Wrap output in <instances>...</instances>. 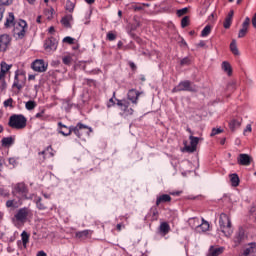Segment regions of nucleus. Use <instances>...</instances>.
I'll use <instances>...</instances> for the list:
<instances>
[{
  "label": "nucleus",
  "mask_w": 256,
  "mask_h": 256,
  "mask_svg": "<svg viewBox=\"0 0 256 256\" xmlns=\"http://www.w3.org/2000/svg\"><path fill=\"white\" fill-rule=\"evenodd\" d=\"M83 127V123L79 122L76 124V126H67L63 124V122H58V128L57 131L60 133V135H63L64 137H69L71 133L74 135H79V129Z\"/></svg>",
  "instance_id": "obj_1"
},
{
  "label": "nucleus",
  "mask_w": 256,
  "mask_h": 256,
  "mask_svg": "<svg viewBox=\"0 0 256 256\" xmlns=\"http://www.w3.org/2000/svg\"><path fill=\"white\" fill-rule=\"evenodd\" d=\"M11 129H25L27 127V118L23 114H13L8 122Z\"/></svg>",
  "instance_id": "obj_2"
},
{
  "label": "nucleus",
  "mask_w": 256,
  "mask_h": 256,
  "mask_svg": "<svg viewBox=\"0 0 256 256\" xmlns=\"http://www.w3.org/2000/svg\"><path fill=\"white\" fill-rule=\"evenodd\" d=\"M219 225L225 237H231V235H233V228L231 227V218H229L227 214L225 213L220 214Z\"/></svg>",
  "instance_id": "obj_3"
},
{
  "label": "nucleus",
  "mask_w": 256,
  "mask_h": 256,
  "mask_svg": "<svg viewBox=\"0 0 256 256\" xmlns=\"http://www.w3.org/2000/svg\"><path fill=\"white\" fill-rule=\"evenodd\" d=\"M181 91H189L190 93H197V86L189 80L181 81L176 87L172 89V93H179Z\"/></svg>",
  "instance_id": "obj_4"
},
{
  "label": "nucleus",
  "mask_w": 256,
  "mask_h": 256,
  "mask_svg": "<svg viewBox=\"0 0 256 256\" xmlns=\"http://www.w3.org/2000/svg\"><path fill=\"white\" fill-rule=\"evenodd\" d=\"M27 29V21L19 20L16 26L14 27L13 36L16 39H24L25 35H27Z\"/></svg>",
  "instance_id": "obj_5"
},
{
  "label": "nucleus",
  "mask_w": 256,
  "mask_h": 256,
  "mask_svg": "<svg viewBox=\"0 0 256 256\" xmlns=\"http://www.w3.org/2000/svg\"><path fill=\"white\" fill-rule=\"evenodd\" d=\"M30 213H31V210L28 207L20 208L17 211V213L14 215V219H16L18 223H25Z\"/></svg>",
  "instance_id": "obj_6"
},
{
  "label": "nucleus",
  "mask_w": 256,
  "mask_h": 256,
  "mask_svg": "<svg viewBox=\"0 0 256 256\" xmlns=\"http://www.w3.org/2000/svg\"><path fill=\"white\" fill-rule=\"evenodd\" d=\"M31 67L33 71H36L37 73H45L49 65L45 63V60L37 59L32 63Z\"/></svg>",
  "instance_id": "obj_7"
},
{
  "label": "nucleus",
  "mask_w": 256,
  "mask_h": 256,
  "mask_svg": "<svg viewBox=\"0 0 256 256\" xmlns=\"http://www.w3.org/2000/svg\"><path fill=\"white\" fill-rule=\"evenodd\" d=\"M14 191L18 195H21L23 199H29V197H27L29 194V188H27V185L24 182L17 183L14 186Z\"/></svg>",
  "instance_id": "obj_8"
},
{
  "label": "nucleus",
  "mask_w": 256,
  "mask_h": 256,
  "mask_svg": "<svg viewBox=\"0 0 256 256\" xmlns=\"http://www.w3.org/2000/svg\"><path fill=\"white\" fill-rule=\"evenodd\" d=\"M117 105L120 107L121 111H123L124 115L129 116L133 115L135 113V110L133 108H129V101L123 99V100H117Z\"/></svg>",
  "instance_id": "obj_9"
},
{
  "label": "nucleus",
  "mask_w": 256,
  "mask_h": 256,
  "mask_svg": "<svg viewBox=\"0 0 256 256\" xmlns=\"http://www.w3.org/2000/svg\"><path fill=\"white\" fill-rule=\"evenodd\" d=\"M57 39L54 37H49L44 41V49L47 53H51V51H57Z\"/></svg>",
  "instance_id": "obj_10"
},
{
  "label": "nucleus",
  "mask_w": 256,
  "mask_h": 256,
  "mask_svg": "<svg viewBox=\"0 0 256 256\" xmlns=\"http://www.w3.org/2000/svg\"><path fill=\"white\" fill-rule=\"evenodd\" d=\"M9 45H11V36L9 34L0 35V51H7Z\"/></svg>",
  "instance_id": "obj_11"
},
{
  "label": "nucleus",
  "mask_w": 256,
  "mask_h": 256,
  "mask_svg": "<svg viewBox=\"0 0 256 256\" xmlns=\"http://www.w3.org/2000/svg\"><path fill=\"white\" fill-rule=\"evenodd\" d=\"M79 134H75L78 139H85V137H89L91 133H93V128L89 127L85 124H82L81 129H78Z\"/></svg>",
  "instance_id": "obj_12"
},
{
  "label": "nucleus",
  "mask_w": 256,
  "mask_h": 256,
  "mask_svg": "<svg viewBox=\"0 0 256 256\" xmlns=\"http://www.w3.org/2000/svg\"><path fill=\"white\" fill-rule=\"evenodd\" d=\"M189 140H190V145L186 146L185 149L188 153H195V151H197V145H199V137L190 135Z\"/></svg>",
  "instance_id": "obj_13"
},
{
  "label": "nucleus",
  "mask_w": 256,
  "mask_h": 256,
  "mask_svg": "<svg viewBox=\"0 0 256 256\" xmlns=\"http://www.w3.org/2000/svg\"><path fill=\"white\" fill-rule=\"evenodd\" d=\"M251 161H253V158H251L249 154H239L237 158L238 165H243L245 167H249V165H251Z\"/></svg>",
  "instance_id": "obj_14"
},
{
  "label": "nucleus",
  "mask_w": 256,
  "mask_h": 256,
  "mask_svg": "<svg viewBox=\"0 0 256 256\" xmlns=\"http://www.w3.org/2000/svg\"><path fill=\"white\" fill-rule=\"evenodd\" d=\"M249 25H251V19L249 17H246L244 22L242 23V29H240L238 33L239 39H243V37L247 35V31L249 30Z\"/></svg>",
  "instance_id": "obj_15"
},
{
  "label": "nucleus",
  "mask_w": 256,
  "mask_h": 256,
  "mask_svg": "<svg viewBox=\"0 0 256 256\" xmlns=\"http://www.w3.org/2000/svg\"><path fill=\"white\" fill-rule=\"evenodd\" d=\"M141 95V92L137 91L136 89H130L127 94V98L131 103L134 105H137V101H139V96Z\"/></svg>",
  "instance_id": "obj_16"
},
{
  "label": "nucleus",
  "mask_w": 256,
  "mask_h": 256,
  "mask_svg": "<svg viewBox=\"0 0 256 256\" xmlns=\"http://www.w3.org/2000/svg\"><path fill=\"white\" fill-rule=\"evenodd\" d=\"M21 239L17 241L19 249H27V243H29V234L26 231H23L21 234Z\"/></svg>",
  "instance_id": "obj_17"
},
{
  "label": "nucleus",
  "mask_w": 256,
  "mask_h": 256,
  "mask_svg": "<svg viewBox=\"0 0 256 256\" xmlns=\"http://www.w3.org/2000/svg\"><path fill=\"white\" fill-rule=\"evenodd\" d=\"M256 253V243L252 242L244 249L242 256L254 255Z\"/></svg>",
  "instance_id": "obj_18"
},
{
  "label": "nucleus",
  "mask_w": 256,
  "mask_h": 256,
  "mask_svg": "<svg viewBox=\"0 0 256 256\" xmlns=\"http://www.w3.org/2000/svg\"><path fill=\"white\" fill-rule=\"evenodd\" d=\"M158 231L162 237H165V235L169 234V231H171V226H169V223L162 222L158 228Z\"/></svg>",
  "instance_id": "obj_19"
},
{
  "label": "nucleus",
  "mask_w": 256,
  "mask_h": 256,
  "mask_svg": "<svg viewBox=\"0 0 256 256\" xmlns=\"http://www.w3.org/2000/svg\"><path fill=\"white\" fill-rule=\"evenodd\" d=\"M91 235H93V231L91 230H83L75 233L76 239H81V240L87 239Z\"/></svg>",
  "instance_id": "obj_20"
},
{
  "label": "nucleus",
  "mask_w": 256,
  "mask_h": 256,
  "mask_svg": "<svg viewBox=\"0 0 256 256\" xmlns=\"http://www.w3.org/2000/svg\"><path fill=\"white\" fill-rule=\"evenodd\" d=\"M161 203H171V197L169 196V194H162L157 197L156 207H159V205H161Z\"/></svg>",
  "instance_id": "obj_21"
},
{
  "label": "nucleus",
  "mask_w": 256,
  "mask_h": 256,
  "mask_svg": "<svg viewBox=\"0 0 256 256\" xmlns=\"http://www.w3.org/2000/svg\"><path fill=\"white\" fill-rule=\"evenodd\" d=\"M241 127V120L239 119H232L229 122V129L230 131L234 132L237 131Z\"/></svg>",
  "instance_id": "obj_22"
},
{
  "label": "nucleus",
  "mask_w": 256,
  "mask_h": 256,
  "mask_svg": "<svg viewBox=\"0 0 256 256\" xmlns=\"http://www.w3.org/2000/svg\"><path fill=\"white\" fill-rule=\"evenodd\" d=\"M11 25H15V14H13V12H9L8 17L6 18V22L4 23V27L9 29Z\"/></svg>",
  "instance_id": "obj_23"
},
{
  "label": "nucleus",
  "mask_w": 256,
  "mask_h": 256,
  "mask_svg": "<svg viewBox=\"0 0 256 256\" xmlns=\"http://www.w3.org/2000/svg\"><path fill=\"white\" fill-rule=\"evenodd\" d=\"M2 147H11L15 143V138L13 136L4 137L1 140Z\"/></svg>",
  "instance_id": "obj_24"
},
{
  "label": "nucleus",
  "mask_w": 256,
  "mask_h": 256,
  "mask_svg": "<svg viewBox=\"0 0 256 256\" xmlns=\"http://www.w3.org/2000/svg\"><path fill=\"white\" fill-rule=\"evenodd\" d=\"M152 215L151 221H157L159 219V210L157 209V206H153L150 209V213L146 216V219Z\"/></svg>",
  "instance_id": "obj_25"
},
{
  "label": "nucleus",
  "mask_w": 256,
  "mask_h": 256,
  "mask_svg": "<svg viewBox=\"0 0 256 256\" xmlns=\"http://www.w3.org/2000/svg\"><path fill=\"white\" fill-rule=\"evenodd\" d=\"M71 21H73V15L71 14L66 15L61 19L62 25L67 27V29L71 28Z\"/></svg>",
  "instance_id": "obj_26"
},
{
  "label": "nucleus",
  "mask_w": 256,
  "mask_h": 256,
  "mask_svg": "<svg viewBox=\"0 0 256 256\" xmlns=\"http://www.w3.org/2000/svg\"><path fill=\"white\" fill-rule=\"evenodd\" d=\"M223 253V248H215L211 246L206 256H219Z\"/></svg>",
  "instance_id": "obj_27"
},
{
  "label": "nucleus",
  "mask_w": 256,
  "mask_h": 256,
  "mask_svg": "<svg viewBox=\"0 0 256 256\" xmlns=\"http://www.w3.org/2000/svg\"><path fill=\"white\" fill-rule=\"evenodd\" d=\"M243 239H245V232H243V230H239L236 236L234 237V243L236 245H241Z\"/></svg>",
  "instance_id": "obj_28"
},
{
  "label": "nucleus",
  "mask_w": 256,
  "mask_h": 256,
  "mask_svg": "<svg viewBox=\"0 0 256 256\" xmlns=\"http://www.w3.org/2000/svg\"><path fill=\"white\" fill-rule=\"evenodd\" d=\"M222 69L224 70L225 73H227L229 77L233 75V68H231V64L229 62L224 61L222 63Z\"/></svg>",
  "instance_id": "obj_29"
},
{
  "label": "nucleus",
  "mask_w": 256,
  "mask_h": 256,
  "mask_svg": "<svg viewBox=\"0 0 256 256\" xmlns=\"http://www.w3.org/2000/svg\"><path fill=\"white\" fill-rule=\"evenodd\" d=\"M230 181H231V185L232 187H239V175H237V173L234 174H230Z\"/></svg>",
  "instance_id": "obj_30"
},
{
  "label": "nucleus",
  "mask_w": 256,
  "mask_h": 256,
  "mask_svg": "<svg viewBox=\"0 0 256 256\" xmlns=\"http://www.w3.org/2000/svg\"><path fill=\"white\" fill-rule=\"evenodd\" d=\"M197 227H198V229L201 230L202 233H205V232L209 231L210 225H209L208 221H206L204 218H202V223L199 224Z\"/></svg>",
  "instance_id": "obj_31"
},
{
  "label": "nucleus",
  "mask_w": 256,
  "mask_h": 256,
  "mask_svg": "<svg viewBox=\"0 0 256 256\" xmlns=\"http://www.w3.org/2000/svg\"><path fill=\"white\" fill-rule=\"evenodd\" d=\"M230 51L233 53V55H239V48H237V41L232 40L230 43Z\"/></svg>",
  "instance_id": "obj_32"
},
{
  "label": "nucleus",
  "mask_w": 256,
  "mask_h": 256,
  "mask_svg": "<svg viewBox=\"0 0 256 256\" xmlns=\"http://www.w3.org/2000/svg\"><path fill=\"white\" fill-rule=\"evenodd\" d=\"M12 87H16L18 91H21L23 89V84L19 83V74L17 73L15 74L14 83Z\"/></svg>",
  "instance_id": "obj_33"
},
{
  "label": "nucleus",
  "mask_w": 256,
  "mask_h": 256,
  "mask_svg": "<svg viewBox=\"0 0 256 256\" xmlns=\"http://www.w3.org/2000/svg\"><path fill=\"white\" fill-rule=\"evenodd\" d=\"M42 201L43 200L41 199V197H38L36 200V205L40 211H45V209H47V204L43 203Z\"/></svg>",
  "instance_id": "obj_34"
},
{
  "label": "nucleus",
  "mask_w": 256,
  "mask_h": 256,
  "mask_svg": "<svg viewBox=\"0 0 256 256\" xmlns=\"http://www.w3.org/2000/svg\"><path fill=\"white\" fill-rule=\"evenodd\" d=\"M25 107L28 111H33V109L37 107V102L29 100L28 102H26Z\"/></svg>",
  "instance_id": "obj_35"
},
{
  "label": "nucleus",
  "mask_w": 256,
  "mask_h": 256,
  "mask_svg": "<svg viewBox=\"0 0 256 256\" xmlns=\"http://www.w3.org/2000/svg\"><path fill=\"white\" fill-rule=\"evenodd\" d=\"M65 9L66 11H69V13H73L75 9V3H73L71 0H67Z\"/></svg>",
  "instance_id": "obj_36"
},
{
  "label": "nucleus",
  "mask_w": 256,
  "mask_h": 256,
  "mask_svg": "<svg viewBox=\"0 0 256 256\" xmlns=\"http://www.w3.org/2000/svg\"><path fill=\"white\" fill-rule=\"evenodd\" d=\"M211 33V27L209 25L205 26L201 32V37H207Z\"/></svg>",
  "instance_id": "obj_37"
},
{
  "label": "nucleus",
  "mask_w": 256,
  "mask_h": 256,
  "mask_svg": "<svg viewBox=\"0 0 256 256\" xmlns=\"http://www.w3.org/2000/svg\"><path fill=\"white\" fill-rule=\"evenodd\" d=\"M181 27L185 29V27H189V16H184L181 20Z\"/></svg>",
  "instance_id": "obj_38"
},
{
  "label": "nucleus",
  "mask_w": 256,
  "mask_h": 256,
  "mask_svg": "<svg viewBox=\"0 0 256 256\" xmlns=\"http://www.w3.org/2000/svg\"><path fill=\"white\" fill-rule=\"evenodd\" d=\"M188 12H189V8L186 7V8L177 10L176 15L178 17H183V15H187Z\"/></svg>",
  "instance_id": "obj_39"
},
{
  "label": "nucleus",
  "mask_w": 256,
  "mask_h": 256,
  "mask_svg": "<svg viewBox=\"0 0 256 256\" xmlns=\"http://www.w3.org/2000/svg\"><path fill=\"white\" fill-rule=\"evenodd\" d=\"M9 69H11V65L7 64L6 62H1V70L4 73H7V71H9Z\"/></svg>",
  "instance_id": "obj_40"
},
{
  "label": "nucleus",
  "mask_w": 256,
  "mask_h": 256,
  "mask_svg": "<svg viewBox=\"0 0 256 256\" xmlns=\"http://www.w3.org/2000/svg\"><path fill=\"white\" fill-rule=\"evenodd\" d=\"M231 23H233V19L226 17L224 21V29H229L231 27Z\"/></svg>",
  "instance_id": "obj_41"
},
{
  "label": "nucleus",
  "mask_w": 256,
  "mask_h": 256,
  "mask_svg": "<svg viewBox=\"0 0 256 256\" xmlns=\"http://www.w3.org/2000/svg\"><path fill=\"white\" fill-rule=\"evenodd\" d=\"M72 61H73V58H71V56H64L62 58V63H64V65H71Z\"/></svg>",
  "instance_id": "obj_42"
},
{
  "label": "nucleus",
  "mask_w": 256,
  "mask_h": 256,
  "mask_svg": "<svg viewBox=\"0 0 256 256\" xmlns=\"http://www.w3.org/2000/svg\"><path fill=\"white\" fill-rule=\"evenodd\" d=\"M181 67H185V65H191V59L189 57H185L180 61Z\"/></svg>",
  "instance_id": "obj_43"
},
{
  "label": "nucleus",
  "mask_w": 256,
  "mask_h": 256,
  "mask_svg": "<svg viewBox=\"0 0 256 256\" xmlns=\"http://www.w3.org/2000/svg\"><path fill=\"white\" fill-rule=\"evenodd\" d=\"M63 43H68V45H73L75 43V38H71V36H67L63 39Z\"/></svg>",
  "instance_id": "obj_44"
},
{
  "label": "nucleus",
  "mask_w": 256,
  "mask_h": 256,
  "mask_svg": "<svg viewBox=\"0 0 256 256\" xmlns=\"http://www.w3.org/2000/svg\"><path fill=\"white\" fill-rule=\"evenodd\" d=\"M219 133H223V129L221 128H213L210 134V137H215V135H219Z\"/></svg>",
  "instance_id": "obj_45"
},
{
  "label": "nucleus",
  "mask_w": 256,
  "mask_h": 256,
  "mask_svg": "<svg viewBox=\"0 0 256 256\" xmlns=\"http://www.w3.org/2000/svg\"><path fill=\"white\" fill-rule=\"evenodd\" d=\"M0 5L4 7H9V5H13V0H0Z\"/></svg>",
  "instance_id": "obj_46"
},
{
  "label": "nucleus",
  "mask_w": 256,
  "mask_h": 256,
  "mask_svg": "<svg viewBox=\"0 0 256 256\" xmlns=\"http://www.w3.org/2000/svg\"><path fill=\"white\" fill-rule=\"evenodd\" d=\"M53 148L51 146H48L44 151H41L38 153V155H43V160H45V155L49 153V151H52Z\"/></svg>",
  "instance_id": "obj_47"
},
{
  "label": "nucleus",
  "mask_w": 256,
  "mask_h": 256,
  "mask_svg": "<svg viewBox=\"0 0 256 256\" xmlns=\"http://www.w3.org/2000/svg\"><path fill=\"white\" fill-rule=\"evenodd\" d=\"M107 39H108V41H115L117 39V35L113 34V32H108Z\"/></svg>",
  "instance_id": "obj_48"
},
{
  "label": "nucleus",
  "mask_w": 256,
  "mask_h": 256,
  "mask_svg": "<svg viewBox=\"0 0 256 256\" xmlns=\"http://www.w3.org/2000/svg\"><path fill=\"white\" fill-rule=\"evenodd\" d=\"M4 107H13V98L4 101Z\"/></svg>",
  "instance_id": "obj_49"
},
{
  "label": "nucleus",
  "mask_w": 256,
  "mask_h": 256,
  "mask_svg": "<svg viewBox=\"0 0 256 256\" xmlns=\"http://www.w3.org/2000/svg\"><path fill=\"white\" fill-rule=\"evenodd\" d=\"M45 114V109L41 110V112L37 113L35 115L36 119H45V117H43V115Z\"/></svg>",
  "instance_id": "obj_50"
},
{
  "label": "nucleus",
  "mask_w": 256,
  "mask_h": 256,
  "mask_svg": "<svg viewBox=\"0 0 256 256\" xmlns=\"http://www.w3.org/2000/svg\"><path fill=\"white\" fill-rule=\"evenodd\" d=\"M86 85H89V87H91L92 85H95V80L93 79H89V78H86L84 79Z\"/></svg>",
  "instance_id": "obj_51"
},
{
  "label": "nucleus",
  "mask_w": 256,
  "mask_h": 256,
  "mask_svg": "<svg viewBox=\"0 0 256 256\" xmlns=\"http://www.w3.org/2000/svg\"><path fill=\"white\" fill-rule=\"evenodd\" d=\"M6 207L10 209L11 207H15V200H8L6 202Z\"/></svg>",
  "instance_id": "obj_52"
},
{
  "label": "nucleus",
  "mask_w": 256,
  "mask_h": 256,
  "mask_svg": "<svg viewBox=\"0 0 256 256\" xmlns=\"http://www.w3.org/2000/svg\"><path fill=\"white\" fill-rule=\"evenodd\" d=\"M5 13V6H3L2 4H0V21L3 20V15Z\"/></svg>",
  "instance_id": "obj_53"
},
{
  "label": "nucleus",
  "mask_w": 256,
  "mask_h": 256,
  "mask_svg": "<svg viewBox=\"0 0 256 256\" xmlns=\"http://www.w3.org/2000/svg\"><path fill=\"white\" fill-rule=\"evenodd\" d=\"M113 106H115V100H113V98H110L107 104V107L108 109H110V107H113Z\"/></svg>",
  "instance_id": "obj_54"
},
{
  "label": "nucleus",
  "mask_w": 256,
  "mask_h": 256,
  "mask_svg": "<svg viewBox=\"0 0 256 256\" xmlns=\"http://www.w3.org/2000/svg\"><path fill=\"white\" fill-rule=\"evenodd\" d=\"M7 72H3L2 70H0V81H3V82H5V74H6Z\"/></svg>",
  "instance_id": "obj_55"
},
{
  "label": "nucleus",
  "mask_w": 256,
  "mask_h": 256,
  "mask_svg": "<svg viewBox=\"0 0 256 256\" xmlns=\"http://www.w3.org/2000/svg\"><path fill=\"white\" fill-rule=\"evenodd\" d=\"M129 67L132 69V71L137 70V65H135L133 62H129Z\"/></svg>",
  "instance_id": "obj_56"
},
{
  "label": "nucleus",
  "mask_w": 256,
  "mask_h": 256,
  "mask_svg": "<svg viewBox=\"0 0 256 256\" xmlns=\"http://www.w3.org/2000/svg\"><path fill=\"white\" fill-rule=\"evenodd\" d=\"M143 4L142 5H138V6H134V11H143Z\"/></svg>",
  "instance_id": "obj_57"
},
{
  "label": "nucleus",
  "mask_w": 256,
  "mask_h": 256,
  "mask_svg": "<svg viewBox=\"0 0 256 256\" xmlns=\"http://www.w3.org/2000/svg\"><path fill=\"white\" fill-rule=\"evenodd\" d=\"M252 25H253L254 29H256V12H255L254 16L252 17Z\"/></svg>",
  "instance_id": "obj_58"
},
{
  "label": "nucleus",
  "mask_w": 256,
  "mask_h": 256,
  "mask_svg": "<svg viewBox=\"0 0 256 256\" xmlns=\"http://www.w3.org/2000/svg\"><path fill=\"white\" fill-rule=\"evenodd\" d=\"M36 256H47V253H45L43 250H40L37 252Z\"/></svg>",
  "instance_id": "obj_59"
},
{
  "label": "nucleus",
  "mask_w": 256,
  "mask_h": 256,
  "mask_svg": "<svg viewBox=\"0 0 256 256\" xmlns=\"http://www.w3.org/2000/svg\"><path fill=\"white\" fill-rule=\"evenodd\" d=\"M247 131H248L249 133H251V131H252L251 124H248V125L246 126V128H245V130H244V133H247Z\"/></svg>",
  "instance_id": "obj_60"
},
{
  "label": "nucleus",
  "mask_w": 256,
  "mask_h": 256,
  "mask_svg": "<svg viewBox=\"0 0 256 256\" xmlns=\"http://www.w3.org/2000/svg\"><path fill=\"white\" fill-rule=\"evenodd\" d=\"M233 15H235V12L233 10H230L226 17H228V19H233Z\"/></svg>",
  "instance_id": "obj_61"
},
{
  "label": "nucleus",
  "mask_w": 256,
  "mask_h": 256,
  "mask_svg": "<svg viewBox=\"0 0 256 256\" xmlns=\"http://www.w3.org/2000/svg\"><path fill=\"white\" fill-rule=\"evenodd\" d=\"M53 11H54L53 8H51L50 10H48V15H50V16H48V19H52V18H53Z\"/></svg>",
  "instance_id": "obj_62"
},
{
  "label": "nucleus",
  "mask_w": 256,
  "mask_h": 256,
  "mask_svg": "<svg viewBox=\"0 0 256 256\" xmlns=\"http://www.w3.org/2000/svg\"><path fill=\"white\" fill-rule=\"evenodd\" d=\"M16 163H17V161L15 160V158H9L10 165H15Z\"/></svg>",
  "instance_id": "obj_63"
},
{
  "label": "nucleus",
  "mask_w": 256,
  "mask_h": 256,
  "mask_svg": "<svg viewBox=\"0 0 256 256\" xmlns=\"http://www.w3.org/2000/svg\"><path fill=\"white\" fill-rule=\"evenodd\" d=\"M198 47H205V41L201 40V41L198 43Z\"/></svg>",
  "instance_id": "obj_64"
}]
</instances>
